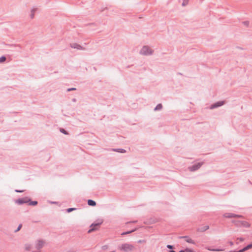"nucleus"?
<instances>
[{"label":"nucleus","instance_id":"nucleus-28","mask_svg":"<svg viewBox=\"0 0 252 252\" xmlns=\"http://www.w3.org/2000/svg\"><path fill=\"white\" fill-rule=\"evenodd\" d=\"M229 244L230 246H233V243L232 242H229Z\"/></svg>","mask_w":252,"mask_h":252},{"label":"nucleus","instance_id":"nucleus-26","mask_svg":"<svg viewBox=\"0 0 252 252\" xmlns=\"http://www.w3.org/2000/svg\"><path fill=\"white\" fill-rule=\"evenodd\" d=\"M75 90H76L75 88H72L68 89L67 90V91H70Z\"/></svg>","mask_w":252,"mask_h":252},{"label":"nucleus","instance_id":"nucleus-32","mask_svg":"<svg viewBox=\"0 0 252 252\" xmlns=\"http://www.w3.org/2000/svg\"><path fill=\"white\" fill-rule=\"evenodd\" d=\"M30 248H27V249L29 250Z\"/></svg>","mask_w":252,"mask_h":252},{"label":"nucleus","instance_id":"nucleus-16","mask_svg":"<svg viewBox=\"0 0 252 252\" xmlns=\"http://www.w3.org/2000/svg\"><path fill=\"white\" fill-rule=\"evenodd\" d=\"M162 108V105L161 104H158L157 107L155 108V110H160Z\"/></svg>","mask_w":252,"mask_h":252},{"label":"nucleus","instance_id":"nucleus-3","mask_svg":"<svg viewBox=\"0 0 252 252\" xmlns=\"http://www.w3.org/2000/svg\"><path fill=\"white\" fill-rule=\"evenodd\" d=\"M140 53L142 55H149L153 53V50L147 46H144L141 50Z\"/></svg>","mask_w":252,"mask_h":252},{"label":"nucleus","instance_id":"nucleus-9","mask_svg":"<svg viewBox=\"0 0 252 252\" xmlns=\"http://www.w3.org/2000/svg\"><path fill=\"white\" fill-rule=\"evenodd\" d=\"M28 201V200H27V199H26V198L23 199H23H19L16 200V203H18L19 204H22L23 203H26Z\"/></svg>","mask_w":252,"mask_h":252},{"label":"nucleus","instance_id":"nucleus-1","mask_svg":"<svg viewBox=\"0 0 252 252\" xmlns=\"http://www.w3.org/2000/svg\"><path fill=\"white\" fill-rule=\"evenodd\" d=\"M120 250L124 251L125 252H129L134 249V247L131 244L125 243L122 244L119 248Z\"/></svg>","mask_w":252,"mask_h":252},{"label":"nucleus","instance_id":"nucleus-18","mask_svg":"<svg viewBox=\"0 0 252 252\" xmlns=\"http://www.w3.org/2000/svg\"><path fill=\"white\" fill-rule=\"evenodd\" d=\"M6 60V58L5 57H1L0 58V63L4 62Z\"/></svg>","mask_w":252,"mask_h":252},{"label":"nucleus","instance_id":"nucleus-5","mask_svg":"<svg viewBox=\"0 0 252 252\" xmlns=\"http://www.w3.org/2000/svg\"><path fill=\"white\" fill-rule=\"evenodd\" d=\"M209 228V226L208 225H202L198 227L197 231L199 232H203L207 230Z\"/></svg>","mask_w":252,"mask_h":252},{"label":"nucleus","instance_id":"nucleus-13","mask_svg":"<svg viewBox=\"0 0 252 252\" xmlns=\"http://www.w3.org/2000/svg\"><path fill=\"white\" fill-rule=\"evenodd\" d=\"M184 238L185 239V241L187 242L191 243V244H195L194 241L192 239L189 238V237H184Z\"/></svg>","mask_w":252,"mask_h":252},{"label":"nucleus","instance_id":"nucleus-22","mask_svg":"<svg viewBox=\"0 0 252 252\" xmlns=\"http://www.w3.org/2000/svg\"><path fill=\"white\" fill-rule=\"evenodd\" d=\"M207 250H208L209 251H221L220 250H219V249H210L209 248H207Z\"/></svg>","mask_w":252,"mask_h":252},{"label":"nucleus","instance_id":"nucleus-25","mask_svg":"<svg viewBox=\"0 0 252 252\" xmlns=\"http://www.w3.org/2000/svg\"><path fill=\"white\" fill-rule=\"evenodd\" d=\"M22 227V224H20L17 228V230H16V231H19L21 228Z\"/></svg>","mask_w":252,"mask_h":252},{"label":"nucleus","instance_id":"nucleus-24","mask_svg":"<svg viewBox=\"0 0 252 252\" xmlns=\"http://www.w3.org/2000/svg\"><path fill=\"white\" fill-rule=\"evenodd\" d=\"M61 131L62 132H63V133L65 134H67V133H66V132L65 131V130L64 129H61Z\"/></svg>","mask_w":252,"mask_h":252},{"label":"nucleus","instance_id":"nucleus-7","mask_svg":"<svg viewBox=\"0 0 252 252\" xmlns=\"http://www.w3.org/2000/svg\"><path fill=\"white\" fill-rule=\"evenodd\" d=\"M70 47L72 48H75L78 50H82L83 48L79 44L77 43H72L70 44Z\"/></svg>","mask_w":252,"mask_h":252},{"label":"nucleus","instance_id":"nucleus-14","mask_svg":"<svg viewBox=\"0 0 252 252\" xmlns=\"http://www.w3.org/2000/svg\"><path fill=\"white\" fill-rule=\"evenodd\" d=\"M88 204L89 205L92 206H94L96 205V203L94 201L90 200V199L88 200Z\"/></svg>","mask_w":252,"mask_h":252},{"label":"nucleus","instance_id":"nucleus-4","mask_svg":"<svg viewBox=\"0 0 252 252\" xmlns=\"http://www.w3.org/2000/svg\"><path fill=\"white\" fill-rule=\"evenodd\" d=\"M237 225L239 226L243 227L245 228H249L251 227L250 223L245 220L238 221Z\"/></svg>","mask_w":252,"mask_h":252},{"label":"nucleus","instance_id":"nucleus-29","mask_svg":"<svg viewBox=\"0 0 252 252\" xmlns=\"http://www.w3.org/2000/svg\"><path fill=\"white\" fill-rule=\"evenodd\" d=\"M186 252V251H181L179 252Z\"/></svg>","mask_w":252,"mask_h":252},{"label":"nucleus","instance_id":"nucleus-10","mask_svg":"<svg viewBox=\"0 0 252 252\" xmlns=\"http://www.w3.org/2000/svg\"><path fill=\"white\" fill-rule=\"evenodd\" d=\"M37 11L36 8H33L31 10V14H30V17L31 19H33L34 17V14Z\"/></svg>","mask_w":252,"mask_h":252},{"label":"nucleus","instance_id":"nucleus-17","mask_svg":"<svg viewBox=\"0 0 252 252\" xmlns=\"http://www.w3.org/2000/svg\"><path fill=\"white\" fill-rule=\"evenodd\" d=\"M189 1V0H183V2L182 3V5L183 6L186 5L188 4Z\"/></svg>","mask_w":252,"mask_h":252},{"label":"nucleus","instance_id":"nucleus-15","mask_svg":"<svg viewBox=\"0 0 252 252\" xmlns=\"http://www.w3.org/2000/svg\"><path fill=\"white\" fill-rule=\"evenodd\" d=\"M244 240H245V239H244V238H242V237H241V238H237V239H236V243H237V244H238V243H239L240 242H244Z\"/></svg>","mask_w":252,"mask_h":252},{"label":"nucleus","instance_id":"nucleus-21","mask_svg":"<svg viewBox=\"0 0 252 252\" xmlns=\"http://www.w3.org/2000/svg\"><path fill=\"white\" fill-rule=\"evenodd\" d=\"M133 231H134V230H132V231L124 232V233H122V235H125V234H129V233H131V232H132Z\"/></svg>","mask_w":252,"mask_h":252},{"label":"nucleus","instance_id":"nucleus-2","mask_svg":"<svg viewBox=\"0 0 252 252\" xmlns=\"http://www.w3.org/2000/svg\"><path fill=\"white\" fill-rule=\"evenodd\" d=\"M103 222L102 220H98V222L97 223H93L91 226V229L88 231V233H90L94 231L97 230L99 225L102 224Z\"/></svg>","mask_w":252,"mask_h":252},{"label":"nucleus","instance_id":"nucleus-31","mask_svg":"<svg viewBox=\"0 0 252 252\" xmlns=\"http://www.w3.org/2000/svg\"><path fill=\"white\" fill-rule=\"evenodd\" d=\"M17 192H21V191L16 190Z\"/></svg>","mask_w":252,"mask_h":252},{"label":"nucleus","instance_id":"nucleus-27","mask_svg":"<svg viewBox=\"0 0 252 252\" xmlns=\"http://www.w3.org/2000/svg\"><path fill=\"white\" fill-rule=\"evenodd\" d=\"M167 248H169V249H172V246H171V245H167Z\"/></svg>","mask_w":252,"mask_h":252},{"label":"nucleus","instance_id":"nucleus-11","mask_svg":"<svg viewBox=\"0 0 252 252\" xmlns=\"http://www.w3.org/2000/svg\"><path fill=\"white\" fill-rule=\"evenodd\" d=\"M252 248V243L248 245L246 247H245L244 248L240 250V252H244L248 250H249L250 249Z\"/></svg>","mask_w":252,"mask_h":252},{"label":"nucleus","instance_id":"nucleus-23","mask_svg":"<svg viewBox=\"0 0 252 252\" xmlns=\"http://www.w3.org/2000/svg\"><path fill=\"white\" fill-rule=\"evenodd\" d=\"M117 152H121V153H125V150L123 149H119L117 151Z\"/></svg>","mask_w":252,"mask_h":252},{"label":"nucleus","instance_id":"nucleus-6","mask_svg":"<svg viewBox=\"0 0 252 252\" xmlns=\"http://www.w3.org/2000/svg\"><path fill=\"white\" fill-rule=\"evenodd\" d=\"M202 165V163H198L189 167L190 171H193L198 169Z\"/></svg>","mask_w":252,"mask_h":252},{"label":"nucleus","instance_id":"nucleus-30","mask_svg":"<svg viewBox=\"0 0 252 252\" xmlns=\"http://www.w3.org/2000/svg\"><path fill=\"white\" fill-rule=\"evenodd\" d=\"M234 217V216H233V215L229 216V217Z\"/></svg>","mask_w":252,"mask_h":252},{"label":"nucleus","instance_id":"nucleus-12","mask_svg":"<svg viewBox=\"0 0 252 252\" xmlns=\"http://www.w3.org/2000/svg\"><path fill=\"white\" fill-rule=\"evenodd\" d=\"M44 242L43 241L39 240L37 243V247L38 248H42L43 247V246L44 245Z\"/></svg>","mask_w":252,"mask_h":252},{"label":"nucleus","instance_id":"nucleus-19","mask_svg":"<svg viewBox=\"0 0 252 252\" xmlns=\"http://www.w3.org/2000/svg\"><path fill=\"white\" fill-rule=\"evenodd\" d=\"M76 209L75 208H68L67 209V212L68 213H70V212L73 211V210H75Z\"/></svg>","mask_w":252,"mask_h":252},{"label":"nucleus","instance_id":"nucleus-20","mask_svg":"<svg viewBox=\"0 0 252 252\" xmlns=\"http://www.w3.org/2000/svg\"><path fill=\"white\" fill-rule=\"evenodd\" d=\"M37 204V202L36 201L31 202L30 204L32 205H35Z\"/></svg>","mask_w":252,"mask_h":252},{"label":"nucleus","instance_id":"nucleus-8","mask_svg":"<svg viewBox=\"0 0 252 252\" xmlns=\"http://www.w3.org/2000/svg\"><path fill=\"white\" fill-rule=\"evenodd\" d=\"M223 104H224V102L223 101L218 102L214 104V105H212L211 106L210 108L211 109H213V108H216L217 107L220 106L222 105Z\"/></svg>","mask_w":252,"mask_h":252}]
</instances>
